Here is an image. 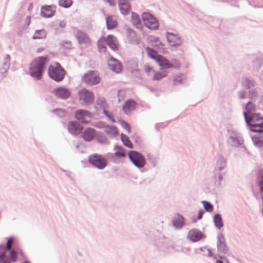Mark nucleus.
I'll return each mask as SVG.
<instances>
[{
    "label": "nucleus",
    "mask_w": 263,
    "mask_h": 263,
    "mask_svg": "<svg viewBox=\"0 0 263 263\" xmlns=\"http://www.w3.org/2000/svg\"><path fill=\"white\" fill-rule=\"evenodd\" d=\"M132 21L134 25L138 26L140 25V20L136 13L133 12L132 14Z\"/></svg>",
    "instance_id": "obj_33"
},
{
    "label": "nucleus",
    "mask_w": 263,
    "mask_h": 263,
    "mask_svg": "<svg viewBox=\"0 0 263 263\" xmlns=\"http://www.w3.org/2000/svg\"><path fill=\"white\" fill-rule=\"evenodd\" d=\"M146 50L148 57L155 60L160 65L161 69L165 70V69L171 68L172 65L170 62L164 57L158 54L157 52L148 47H146Z\"/></svg>",
    "instance_id": "obj_3"
},
{
    "label": "nucleus",
    "mask_w": 263,
    "mask_h": 263,
    "mask_svg": "<svg viewBox=\"0 0 263 263\" xmlns=\"http://www.w3.org/2000/svg\"><path fill=\"white\" fill-rule=\"evenodd\" d=\"M243 141L238 139H233L232 141V146L234 147H242Z\"/></svg>",
    "instance_id": "obj_36"
},
{
    "label": "nucleus",
    "mask_w": 263,
    "mask_h": 263,
    "mask_svg": "<svg viewBox=\"0 0 263 263\" xmlns=\"http://www.w3.org/2000/svg\"><path fill=\"white\" fill-rule=\"evenodd\" d=\"M203 214V212L201 210H200L198 212V219H200L202 218Z\"/></svg>",
    "instance_id": "obj_46"
},
{
    "label": "nucleus",
    "mask_w": 263,
    "mask_h": 263,
    "mask_svg": "<svg viewBox=\"0 0 263 263\" xmlns=\"http://www.w3.org/2000/svg\"><path fill=\"white\" fill-rule=\"evenodd\" d=\"M121 139L125 146L129 148H132V143L129 140V138L127 136L122 134Z\"/></svg>",
    "instance_id": "obj_32"
},
{
    "label": "nucleus",
    "mask_w": 263,
    "mask_h": 263,
    "mask_svg": "<svg viewBox=\"0 0 263 263\" xmlns=\"http://www.w3.org/2000/svg\"><path fill=\"white\" fill-rule=\"evenodd\" d=\"M120 123L121 125L125 129H126L128 133L130 132V127L128 123L124 121L121 120L120 121Z\"/></svg>",
    "instance_id": "obj_37"
},
{
    "label": "nucleus",
    "mask_w": 263,
    "mask_h": 263,
    "mask_svg": "<svg viewBox=\"0 0 263 263\" xmlns=\"http://www.w3.org/2000/svg\"><path fill=\"white\" fill-rule=\"evenodd\" d=\"M30 21H31V17H30V16H27V18H26L27 24L29 25L30 23Z\"/></svg>",
    "instance_id": "obj_49"
},
{
    "label": "nucleus",
    "mask_w": 263,
    "mask_h": 263,
    "mask_svg": "<svg viewBox=\"0 0 263 263\" xmlns=\"http://www.w3.org/2000/svg\"><path fill=\"white\" fill-rule=\"evenodd\" d=\"M144 71L147 74H149L152 72L154 71L153 67L149 65L144 66Z\"/></svg>",
    "instance_id": "obj_39"
},
{
    "label": "nucleus",
    "mask_w": 263,
    "mask_h": 263,
    "mask_svg": "<svg viewBox=\"0 0 263 263\" xmlns=\"http://www.w3.org/2000/svg\"><path fill=\"white\" fill-rule=\"evenodd\" d=\"M96 131L92 128H86L82 134V137L86 141H91L96 135Z\"/></svg>",
    "instance_id": "obj_22"
},
{
    "label": "nucleus",
    "mask_w": 263,
    "mask_h": 263,
    "mask_svg": "<svg viewBox=\"0 0 263 263\" xmlns=\"http://www.w3.org/2000/svg\"><path fill=\"white\" fill-rule=\"evenodd\" d=\"M80 100L86 103H91L94 99L93 94L92 92L87 90L86 89H83L79 92Z\"/></svg>",
    "instance_id": "obj_17"
},
{
    "label": "nucleus",
    "mask_w": 263,
    "mask_h": 263,
    "mask_svg": "<svg viewBox=\"0 0 263 263\" xmlns=\"http://www.w3.org/2000/svg\"><path fill=\"white\" fill-rule=\"evenodd\" d=\"M103 113L106 115V116H107V115L108 114L107 111H106V110H104Z\"/></svg>",
    "instance_id": "obj_52"
},
{
    "label": "nucleus",
    "mask_w": 263,
    "mask_h": 263,
    "mask_svg": "<svg viewBox=\"0 0 263 263\" xmlns=\"http://www.w3.org/2000/svg\"><path fill=\"white\" fill-rule=\"evenodd\" d=\"M59 3L60 6L63 7L68 8L71 5L72 2L71 0H59Z\"/></svg>",
    "instance_id": "obj_34"
},
{
    "label": "nucleus",
    "mask_w": 263,
    "mask_h": 263,
    "mask_svg": "<svg viewBox=\"0 0 263 263\" xmlns=\"http://www.w3.org/2000/svg\"><path fill=\"white\" fill-rule=\"evenodd\" d=\"M75 118L83 123H88L90 121L91 116L86 110H79L75 113Z\"/></svg>",
    "instance_id": "obj_13"
},
{
    "label": "nucleus",
    "mask_w": 263,
    "mask_h": 263,
    "mask_svg": "<svg viewBox=\"0 0 263 263\" xmlns=\"http://www.w3.org/2000/svg\"><path fill=\"white\" fill-rule=\"evenodd\" d=\"M127 39L131 43L139 44L140 42V39L138 37L135 31L132 29H127Z\"/></svg>",
    "instance_id": "obj_25"
},
{
    "label": "nucleus",
    "mask_w": 263,
    "mask_h": 263,
    "mask_svg": "<svg viewBox=\"0 0 263 263\" xmlns=\"http://www.w3.org/2000/svg\"><path fill=\"white\" fill-rule=\"evenodd\" d=\"M98 141L101 143H104L107 142V140H106V138L104 137H101L98 138Z\"/></svg>",
    "instance_id": "obj_44"
},
{
    "label": "nucleus",
    "mask_w": 263,
    "mask_h": 263,
    "mask_svg": "<svg viewBox=\"0 0 263 263\" xmlns=\"http://www.w3.org/2000/svg\"><path fill=\"white\" fill-rule=\"evenodd\" d=\"M9 256L6 255V250L4 248H0V263H11L17 259V253L14 250H10Z\"/></svg>",
    "instance_id": "obj_8"
},
{
    "label": "nucleus",
    "mask_w": 263,
    "mask_h": 263,
    "mask_svg": "<svg viewBox=\"0 0 263 263\" xmlns=\"http://www.w3.org/2000/svg\"><path fill=\"white\" fill-rule=\"evenodd\" d=\"M45 49V48H43V47L40 48L36 50V52H37V53L41 52L44 51Z\"/></svg>",
    "instance_id": "obj_50"
},
{
    "label": "nucleus",
    "mask_w": 263,
    "mask_h": 263,
    "mask_svg": "<svg viewBox=\"0 0 263 263\" xmlns=\"http://www.w3.org/2000/svg\"><path fill=\"white\" fill-rule=\"evenodd\" d=\"M68 129L71 134L78 135L82 132L83 127L76 122L71 121L68 123Z\"/></svg>",
    "instance_id": "obj_18"
},
{
    "label": "nucleus",
    "mask_w": 263,
    "mask_h": 263,
    "mask_svg": "<svg viewBox=\"0 0 263 263\" xmlns=\"http://www.w3.org/2000/svg\"><path fill=\"white\" fill-rule=\"evenodd\" d=\"M48 71L49 77L55 81H61L64 78L65 71L59 63L51 65Z\"/></svg>",
    "instance_id": "obj_4"
},
{
    "label": "nucleus",
    "mask_w": 263,
    "mask_h": 263,
    "mask_svg": "<svg viewBox=\"0 0 263 263\" xmlns=\"http://www.w3.org/2000/svg\"><path fill=\"white\" fill-rule=\"evenodd\" d=\"M106 23L107 28L109 30L113 29L117 27L118 23L115 16L108 15L106 17Z\"/></svg>",
    "instance_id": "obj_24"
},
{
    "label": "nucleus",
    "mask_w": 263,
    "mask_h": 263,
    "mask_svg": "<svg viewBox=\"0 0 263 263\" xmlns=\"http://www.w3.org/2000/svg\"><path fill=\"white\" fill-rule=\"evenodd\" d=\"M13 240L12 238H10L8 239L7 245H6V248H5V250H11V248L12 247V245L13 243Z\"/></svg>",
    "instance_id": "obj_40"
},
{
    "label": "nucleus",
    "mask_w": 263,
    "mask_h": 263,
    "mask_svg": "<svg viewBox=\"0 0 263 263\" xmlns=\"http://www.w3.org/2000/svg\"><path fill=\"white\" fill-rule=\"evenodd\" d=\"M107 117L110 119L111 120V121L112 122H115V120H114V117L112 116V115L111 114H108V115H107Z\"/></svg>",
    "instance_id": "obj_47"
},
{
    "label": "nucleus",
    "mask_w": 263,
    "mask_h": 263,
    "mask_svg": "<svg viewBox=\"0 0 263 263\" xmlns=\"http://www.w3.org/2000/svg\"><path fill=\"white\" fill-rule=\"evenodd\" d=\"M166 37L168 43L170 46H176L181 44V41L180 38L176 34L172 33H167Z\"/></svg>",
    "instance_id": "obj_20"
},
{
    "label": "nucleus",
    "mask_w": 263,
    "mask_h": 263,
    "mask_svg": "<svg viewBox=\"0 0 263 263\" xmlns=\"http://www.w3.org/2000/svg\"><path fill=\"white\" fill-rule=\"evenodd\" d=\"M48 61V58L46 57H39L35 59L30 64V74L36 79L40 80L42 78L45 65Z\"/></svg>",
    "instance_id": "obj_1"
},
{
    "label": "nucleus",
    "mask_w": 263,
    "mask_h": 263,
    "mask_svg": "<svg viewBox=\"0 0 263 263\" xmlns=\"http://www.w3.org/2000/svg\"><path fill=\"white\" fill-rule=\"evenodd\" d=\"M53 92L57 97L63 99L69 98L70 95V91L63 87L55 88Z\"/></svg>",
    "instance_id": "obj_19"
},
{
    "label": "nucleus",
    "mask_w": 263,
    "mask_h": 263,
    "mask_svg": "<svg viewBox=\"0 0 263 263\" xmlns=\"http://www.w3.org/2000/svg\"><path fill=\"white\" fill-rule=\"evenodd\" d=\"M108 65L111 70L116 73H120L122 71V67L121 63L113 57L109 59Z\"/></svg>",
    "instance_id": "obj_14"
},
{
    "label": "nucleus",
    "mask_w": 263,
    "mask_h": 263,
    "mask_svg": "<svg viewBox=\"0 0 263 263\" xmlns=\"http://www.w3.org/2000/svg\"><path fill=\"white\" fill-rule=\"evenodd\" d=\"M115 155L118 157H125V153L123 151H120L115 153Z\"/></svg>",
    "instance_id": "obj_43"
},
{
    "label": "nucleus",
    "mask_w": 263,
    "mask_h": 263,
    "mask_svg": "<svg viewBox=\"0 0 263 263\" xmlns=\"http://www.w3.org/2000/svg\"><path fill=\"white\" fill-rule=\"evenodd\" d=\"M216 263H223V262L222 260H217Z\"/></svg>",
    "instance_id": "obj_53"
},
{
    "label": "nucleus",
    "mask_w": 263,
    "mask_h": 263,
    "mask_svg": "<svg viewBox=\"0 0 263 263\" xmlns=\"http://www.w3.org/2000/svg\"><path fill=\"white\" fill-rule=\"evenodd\" d=\"M170 63L172 65L171 68H178L180 66V64L179 62L176 59L172 60L171 62H170Z\"/></svg>",
    "instance_id": "obj_38"
},
{
    "label": "nucleus",
    "mask_w": 263,
    "mask_h": 263,
    "mask_svg": "<svg viewBox=\"0 0 263 263\" xmlns=\"http://www.w3.org/2000/svg\"><path fill=\"white\" fill-rule=\"evenodd\" d=\"M138 106V104L132 99L126 100L122 106V109L126 115H130L133 111L135 110Z\"/></svg>",
    "instance_id": "obj_12"
},
{
    "label": "nucleus",
    "mask_w": 263,
    "mask_h": 263,
    "mask_svg": "<svg viewBox=\"0 0 263 263\" xmlns=\"http://www.w3.org/2000/svg\"><path fill=\"white\" fill-rule=\"evenodd\" d=\"M205 210L208 212H211L213 210V205L209 202L203 201L202 202Z\"/></svg>",
    "instance_id": "obj_35"
},
{
    "label": "nucleus",
    "mask_w": 263,
    "mask_h": 263,
    "mask_svg": "<svg viewBox=\"0 0 263 263\" xmlns=\"http://www.w3.org/2000/svg\"><path fill=\"white\" fill-rule=\"evenodd\" d=\"M143 21L145 25L151 29H157L158 22L155 17L149 13L144 12L142 15Z\"/></svg>",
    "instance_id": "obj_7"
},
{
    "label": "nucleus",
    "mask_w": 263,
    "mask_h": 263,
    "mask_svg": "<svg viewBox=\"0 0 263 263\" xmlns=\"http://www.w3.org/2000/svg\"><path fill=\"white\" fill-rule=\"evenodd\" d=\"M77 38L82 48H86L90 46L91 41L89 36L82 31L78 32Z\"/></svg>",
    "instance_id": "obj_11"
},
{
    "label": "nucleus",
    "mask_w": 263,
    "mask_h": 263,
    "mask_svg": "<svg viewBox=\"0 0 263 263\" xmlns=\"http://www.w3.org/2000/svg\"><path fill=\"white\" fill-rule=\"evenodd\" d=\"M46 31L44 29L36 30L32 36L33 39H42L46 36Z\"/></svg>",
    "instance_id": "obj_29"
},
{
    "label": "nucleus",
    "mask_w": 263,
    "mask_h": 263,
    "mask_svg": "<svg viewBox=\"0 0 263 263\" xmlns=\"http://www.w3.org/2000/svg\"><path fill=\"white\" fill-rule=\"evenodd\" d=\"M104 43H102L101 44V48H100L99 47H98V48H99V50L100 51H104L106 50V48L105 47V46H104Z\"/></svg>",
    "instance_id": "obj_45"
},
{
    "label": "nucleus",
    "mask_w": 263,
    "mask_h": 263,
    "mask_svg": "<svg viewBox=\"0 0 263 263\" xmlns=\"http://www.w3.org/2000/svg\"><path fill=\"white\" fill-rule=\"evenodd\" d=\"M119 7L123 14L126 15L130 11V5L128 0H119Z\"/></svg>",
    "instance_id": "obj_21"
},
{
    "label": "nucleus",
    "mask_w": 263,
    "mask_h": 263,
    "mask_svg": "<svg viewBox=\"0 0 263 263\" xmlns=\"http://www.w3.org/2000/svg\"><path fill=\"white\" fill-rule=\"evenodd\" d=\"M214 222L216 227L218 229H220L223 226L221 217L219 214H217L215 215Z\"/></svg>",
    "instance_id": "obj_30"
},
{
    "label": "nucleus",
    "mask_w": 263,
    "mask_h": 263,
    "mask_svg": "<svg viewBox=\"0 0 263 263\" xmlns=\"http://www.w3.org/2000/svg\"><path fill=\"white\" fill-rule=\"evenodd\" d=\"M32 8V4H30L28 7V10H30Z\"/></svg>",
    "instance_id": "obj_51"
},
{
    "label": "nucleus",
    "mask_w": 263,
    "mask_h": 263,
    "mask_svg": "<svg viewBox=\"0 0 263 263\" xmlns=\"http://www.w3.org/2000/svg\"><path fill=\"white\" fill-rule=\"evenodd\" d=\"M106 133L111 136H116L118 135L117 128L115 126H106L104 128Z\"/></svg>",
    "instance_id": "obj_28"
},
{
    "label": "nucleus",
    "mask_w": 263,
    "mask_h": 263,
    "mask_svg": "<svg viewBox=\"0 0 263 263\" xmlns=\"http://www.w3.org/2000/svg\"><path fill=\"white\" fill-rule=\"evenodd\" d=\"M83 81L89 85H96L100 82V79L98 72L90 71L84 74Z\"/></svg>",
    "instance_id": "obj_10"
},
{
    "label": "nucleus",
    "mask_w": 263,
    "mask_h": 263,
    "mask_svg": "<svg viewBox=\"0 0 263 263\" xmlns=\"http://www.w3.org/2000/svg\"><path fill=\"white\" fill-rule=\"evenodd\" d=\"M129 158L130 161L138 167H142L145 164L143 156L136 151H130L129 153Z\"/></svg>",
    "instance_id": "obj_9"
},
{
    "label": "nucleus",
    "mask_w": 263,
    "mask_h": 263,
    "mask_svg": "<svg viewBox=\"0 0 263 263\" xmlns=\"http://www.w3.org/2000/svg\"><path fill=\"white\" fill-rule=\"evenodd\" d=\"M172 223L173 226L177 229L181 228L184 223V219L182 216L180 214H176L173 220Z\"/></svg>",
    "instance_id": "obj_23"
},
{
    "label": "nucleus",
    "mask_w": 263,
    "mask_h": 263,
    "mask_svg": "<svg viewBox=\"0 0 263 263\" xmlns=\"http://www.w3.org/2000/svg\"><path fill=\"white\" fill-rule=\"evenodd\" d=\"M203 236L202 233L200 231L193 229L189 231L187 238L192 242H197L201 239Z\"/></svg>",
    "instance_id": "obj_16"
},
{
    "label": "nucleus",
    "mask_w": 263,
    "mask_h": 263,
    "mask_svg": "<svg viewBox=\"0 0 263 263\" xmlns=\"http://www.w3.org/2000/svg\"><path fill=\"white\" fill-rule=\"evenodd\" d=\"M246 109L247 111L245 112L247 113V116L248 117H250V116L253 114V111L255 110V106L252 102H248L247 104Z\"/></svg>",
    "instance_id": "obj_31"
},
{
    "label": "nucleus",
    "mask_w": 263,
    "mask_h": 263,
    "mask_svg": "<svg viewBox=\"0 0 263 263\" xmlns=\"http://www.w3.org/2000/svg\"><path fill=\"white\" fill-rule=\"evenodd\" d=\"M244 116L247 124L251 126V130L258 133L263 132L262 117L257 114H253L250 117H248L246 112H244Z\"/></svg>",
    "instance_id": "obj_2"
},
{
    "label": "nucleus",
    "mask_w": 263,
    "mask_h": 263,
    "mask_svg": "<svg viewBox=\"0 0 263 263\" xmlns=\"http://www.w3.org/2000/svg\"><path fill=\"white\" fill-rule=\"evenodd\" d=\"M218 243L217 247L218 249L222 250L224 252H226L228 250L227 247L225 243V239L222 234H219L218 236Z\"/></svg>",
    "instance_id": "obj_26"
},
{
    "label": "nucleus",
    "mask_w": 263,
    "mask_h": 263,
    "mask_svg": "<svg viewBox=\"0 0 263 263\" xmlns=\"http://www.w3.org/2000/svg\"><path fill=\"white\" fill-rule=\"evenodd\" d=\"M106 43L109 47L114 51L118 50L119 49V43L116 36L109 34L106 37H101L98 42V46L101 48V44Z\"/></svg>",
    "instance_id": "obj_5"
},
{
    "label": "nucleus",
    "mask_w": 263,
    "mask_h": 263,
    "mask_svg": "<svg viewBox=\"0 0 263 263\" xmlns=\"http://www.w3.org/2000/svg\"><path fill=\"white\" fill-rule=\"evenodd\" d=\"M116 148H121V147H120L116 146Z\"/></svg>",
    "instance_id": "obj_54"
},
{
    "label": "nucleus",
    "mask_w": 263,
    "mask_h": 263,
    "mask_svg": "<svg viewBox=\"0 0 263 263\" xmlns=\"http://www.w3.org/2000/svg\"><path fill=\"white\" fill-rule=\"evenodd\" d=\"M89 162L99 169H103L107 165L105 158L99 155H92L89 158Z\"/></svg>",
    "instance_id": "obj_6"
},
{
    "label": "nucleus",
    "mask_w": 263,
    "mask_h": 263,
    "mask_svg": "<svg viewBox=\"0 0 263 263\" xmlns=\"http://www.w3.org/2000/svg\"><path fill=\"white\" fill-rule=\"evenodd\" d=\"M56 11V7L54 5L43 6L41 8V15L45 17L52 16Z\"/></svg>",
    "instance_id": "obj_15"
},
{
    "label": "nucleus",
    "mask_w": 263,
    "mask_h": 263,
    "mask_svg": "<svg viewBox=\"0 0 263 263\" xmlns=\"http://www.w3.org/2000/svg\"><path fill=\"white\" fill-rule=\"evenodd\" d=\"M253 140L254 142L256 144V146H260L261 145L259 144L263 143V142L259 138L254 137L253 138Z\"/></svg>",
    "instance_id": "obj_41"
},
{
    "label": "nucleus",
    "mask_w": 263,
    "mask_h": 263,
    "mask_svg": "<svg viewBox=\"0 0 263 263\" xmlns=\"http://www.w3.org/2000/svg\"><path fill=\"white\" fill-rule=\"evenodd\" d=\"M167 75V71L164 69H161L160 71H156L154 73L153 80L154 81H159L161 79L166 77Z\"/></svg>",
    "instance_id": "obj_27"
},
{
    "label": "nucleus",
    "mask_w": 263,
    "mask_h": 263,
    "mask_svg": "<svg viewBox=\"0 0 263 263\" xmlns=\"http://www.w3.org/2000/svg\"><path fill=\"white\" fill-rule=\"evenodd\" d=\"M125 95V92L122 90H119L118 92V96H119V101H120L121 100L124 99V96Z\"/></svg>",
    "instance_id": "obj_42"
},
{
    "label": "nucleus",
    "mask_w": 263,
    "mask_h": 263,
    "mask_svg": "<svg viewBox=\"0 0 263 263\" xmlns=\"http://www.w3.org/2000/svg\"><path fill=\"white\" fill-rule=\"evenodd\" d=\"M106 1L110 5H114L116 3V0H106Z\"/></svg>",
    "instance_id": "obj_48"
}]
</instances>
